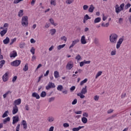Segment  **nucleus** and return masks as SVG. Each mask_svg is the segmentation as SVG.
Segmentation results:
<instances>
[{
	"instance_id": "56",
	"label": "nucleus",
	"mask_w": 131,
	"mask_h": 131,
	"mask_svg": "<svg viewBox=\"0 0 131 131\" xmlns=\"http://www.w3.org/2000/svg\"><path fill=\"white\" fill-rule=\"evenodd\" d=\"M84 18H85V19L86 20H89V19H91V17H90V16H89V15L86 14L84 17Z\"/></svg>"
},
{
	"instance_id": "14",
	"label": "nucleus",
	"mask_w": 131,
	"mask_h": 131,
	"mask_svg": "<svg viewBox=\"0 0 131 131\" xmlns=\"http://www.w3.org/2000/svg\"><path fill=\"white\" fill-rule=\"evenodd\" d=\"M21 124L23 126L24 129H27V123L26 122V121L23 120L21 121Z\"/></svg>"
},
{
	"instance_id": "44",
	"label": "nucleus",
	"mask_w": 131,
	"mask_h": 131,
	"mask_svg": "<svg viewBox=\"0 0 131 131\" xmlns=\"http://www.w3.org/2000/svg\"><path fill=\"white\" fill-rule=\"evenodd\" d=\"M16 40H17L16 38H14L11 39V42L10 43V45H13V43H14V42H15V41H16Z\"/></svg>"
},
{
	"instance_id": "51",
	"label": "nucleus",
	"mask_w": 131,
	"mask_h": 131,
	"mask_svg": "<svg viewBox=\"0 0 131 131\" xmlns=\"http://www.w3.org/2000/svg\"><path fill=\"white\" fill-rule=\"evenodd\" d=\"M77 103V99H75L73 101V102H72V105H75Z\"/></svg>"
},
{
	"instance_id": "19",
	"label": "nucleus",
	"mask_w": 131,
	"mask_h": 131,
	"mask_svg": "<svg viewBox=\"0 0 131 131\" xmlns=\"http://www.w3.org/2000/svg\"><path fill=\"white\" fill-rule=\"evenodd\" d=\"M15 106H17V105H20L21 104V99H18L14 101Z\"/></svg>"
},
{
	"instance_id": "42",
	"label": "nucleus",
	"mask_w": 131,
	"mask_h": 131,
	"mask_svg": "<svg viewBox=\"0 0 131 131\" xmlns=\"http://www.w3.org/2000/svg\"><path fill=\"white\" fill-rule=\"evenodd\" d=\"M48 101H49V103L54 102L55 101V97H51V98H49Z\"/></svg>"
},
{
	"instance_id": "55",
	"label": "nucleus",
	"mask_w": 131,
	"mask_h": 131,
	"mask_svg": "<svg viewBox=\"0 0 131 131\" xmlns=\"http://www.w3.org/2000/svg\"><path fill=\"white\" fill-rule=\"evenodd\" d=\"M83 9L85 11H86V10H88V9H89V6H88V5H84L83 6Z\"/></svg>"
},
{
	"instance_id": "5",
	"label": "nucleus",
	"mask_w": 131,
	"mask_h": 131,
	"mask_svg": "<svg viewBox=\"0 0 131 131\" xmlns=\"http://www.w3.org/2000/svg\"><path fill=\"white\" fill-rule=\"evenodd\" d=\"M54 88H56V85H55V83L50 82L48 83V85L46 86V90H50V89H54Z\"/></svg>"
},
{
	"instance_id": "29",
	"label": "nucleus",
	"mask_w": 131,
	"mask_h": 131,
	"mask_svg": "<svg viewBox=\"0 0 131 131\" xmlns=\"http://www.w3.org/2000/svg\"><path fill=\"white\" fill-rule=\"evenodd\" d=\"M8 114H9V111H6L2 115L3 118H5V117H7V116H8Z\"/></svg>"
},
{
	"instance_id": "23",
	"label": "nucleus",
	"mask_w": 131,
	"mask_h": 131,
	"mask_svg": "<svg viewBox=\"0 0 131 131\" xmlns=\"http://www.w3.org/2000/svg\"><path fill=\"white\" fill-rule=\"evenodd\" d=\"M47 120L49 121V122H53V121L55 120V118H54V117L52 116H50L48 118Z\"/></svg>"
},
{
	"instance_id": "58",
	"label": "nucleus",
	"mask_w": 131,
	"mask_h": 131,
	"mask_svg": "<svg viewBox=\"0 0 131 131\" xmlns=\"http://www.w3.org/2000/svg\"><path fill=\"white\" fill-rule=\"evenodd\" d=\"M83 116L84 117H89V114H88L87 113H83Z\"/></svg>"
},
{
	"instance_id": "30",
	"label": "nucleus",
	"mask_w": 131,
	"mask_h": 131,
	"mask_svg": "<svg viewBox=\"0 0 131 131\" xmlns=\"http://www.w3.org/2000/svg\"><path fill=\"white\" fill-rule=\"evenodd\" d=\"M57 91H59L60 92H62V90H63V86L62 85H58L57 88Z\"/></svg>"
},
{
	"instance_id": "10",
	"label": "nucleus",
	"mask_w": 131,
	"mask_h": 131,
	"mask_svg": "<svg viewBox=\"0 0 131 131\" xmlns=\"http://www.w3.org/2000/svg\"><path fill=\"white\" fill-rule=\"evenodd\" d=\"M79 42V39H77L74 41H73L72 45L70 46L69 49H71V48H73V47L76 45V43Z\"/></svg>"
},
{
	"instance_id": "43",
	"label": "nucleus",
	"mask_w": 131,
	"mask_h": 131,
	"mask_svg": "<svg viewBox=\"0 0 131 131\" xmlns=\"http://www.w3.org/2000/svg\"><path fill=\"white\" fill-rule=\"evenodd\" d=\"M30 52L33 55H34V54H35V49L34 48L32 47L30 50Z\"/></svg>"
},
{
	"instance_id": "40",
	"label": "nucleus",
	"mask_w": 131,
	"mask_h": 131,
	"mask_svg": "<svg viewBox=\"0 0 131 131\" xmlns=\"http://www.w3.org/2000/svg\"><path fill=\"white\" fill-rule=\"evenodd\" d=\"M88 81V79H85L84 80L81 81L80 83V85H83L84 83H85Z\"/></svg>"
},
{
	"instance_id": "35",
	"label": "nucleus",
	"mask_w": 131,
	"mask_h": 131,
	"mask_svg": "<svg viewBox=\"0 0 131 131\" xmlns=\"http://www.w3.org/2000/svg\"><path fill=\"white\" fill-rule=\"evenodd\" d=\"M109 25H110V24H109V23H107L105 24H104V23H102L101 24L102 27H108V26H109Z\"/></svg>"
},
{
	"instance_id": "46",
	"label": "nucleus",
	"mask_w": 131,
	"mask_h": 131,
	"mask_svg": "<svg viewBox=\"0 0 131 131\" xmlns=\"http://www.w3.org/2000/svg\"><path fill=\"white\" fill-rule=\"evenodd\" d=\"M123 41V38H121L119 39L118 41L117 42L118 43H119L120 45H121L122 43V42Z\"/></svg>"
},
{
	"instance_id": "24",
	"label": "nucleus",
	"mask_w": 131,
	"mask_h": 131,
	"mask_svg": "<svg viewBox=\"0 0 131 131\" xmlns=\"http://www.w3.org/2000/svg\"><path fill=\"white\" fill-rule=\"evenodd\" d=\"M8 27H9V24H8V23H5V24H4L3 27H1L0 28V29H1V30H4V29H5V28H8Z\"/></svg>"
},
{
	"instance_id": "57",
	"label": "nucleus",
	"mask_w": 131,
	"mask_h": 131,
	"mask_svg": "<svg viewBox=\"0 0 131 131\" xmlns=\"http://www.w3.org/2000/svg\"><path fill=\"white\" fill-rule=\"evenodd\" d=\"M16 80H17V76L13 77V78H12L13 82H15V81H16Z\"/></svg>"
},
{
	"instance_id": "53",
	"label": "nucleus",
	"mask_w": 131,
	"mask_h": 131,
	"mask_svg": "<svg viewBox=\"0 0 131 131\" xmlns=\"http://www.w3.org/2000/svg\"><path fill=\"white\" fill-rule=\"evenodd\" d=\"M23 0H14L13 3L14 4H19L20 2H22Z\"/></svg>"
},
{
	"instance_id": "45",
	"label": "nucleus",
	"mask_w": 131,
	"mask_h": 131,
	"mask_svg": "<svg viewBox=\"0 0 131 131\" xmlns=\"http://www.w3.org/2000/svg\"><path fill=\"white\" fill-rule=\"evenodd\" d=\"M116 114H114L112 115L111 116L109 117L107 119H113V118H115V117L116 116Z\"/></svg>"
},
{
	"instance_id": "22",
	"label": "nucleus",
	"mask_w": 131,
	"mask_h": 131,
	"mask_svg": "<svg viewBox=\"0 0 131 131\" xmlns=\"http://www.w3.org/2000/svg\"><path fill=\"white\" fill-rule=\"evenodd\" d=\"M5 64H6V61H5L4 60L0 61V69H2V68H3V67L4 66V65H5Z\"/></svg>"
},
{
	"instance_id": "4",
	"label": "nucleus",
	"mask_w": 131,
	"mask_h": 131,
	"mask_svg": "<svg viewBox=\"0 0 131 131\" xmlns=\"http://www.w3.org/2000/svg\"><path fill=\"white\" fill-rule=\"evenodd\" d=\"M12 66H14V67H18L20 64H21V60H16L11 63Z\"/></svg>"
},
{
	"instance_id": "49",
	"label": "nucleus",
	"mask_w": 131,
	"mask_h": 131,
	"mask_svg": "<svg viewBox=\"0 0 131 131\" xmlns=\"http://www.w3.org/2000/svg\"><path fill=\"white\" fill-rule=\"evenodd\" d=\"M75 59L77 60L78 61H79L80 59H81V56L79 54H78L77 56L76 57Z\"/></svg>"
},
{
	"instance_id": "61",
	"label": "nucleus",
	"mask_w": 131,
	"mask_h": 131,
	"mask_svg": "<svg viewBox=\"0 0 131 131\" xmlns=\"http://www.w3.org/2000/svg\"><path fill=\"white\" fill-rule=\"evenodd\" d=\"M30 41H31V43H35V42H36L35 39L33 38L31 39Z\"/></svg>"
},
{
	"instance_id": "6",
	"label": "nucleus",
	"mask_w": 131,
	"mask_h": 131,
	"mask_svg": "<svg viewBox=\"0 0 131 131\" xmlns=\"http://www.w3.org/2000/svg\"><path fill=\"white\" fill-rule=\"evenodd\" d=\"M73 67V62L72 61H70L68 62L66 68L68 70H71V69Z\"/></svg>"
},
{
	"instance_id": "12",
	"label": "nucleus",
	"mask_w": 131,
	"mask_h": 131,
	"mask_svg": "<svg viewBox=\"0 0 131 131\" xmlns=\"http://www.w3.org/2000/svg\"><path fill=\"white\" fill-rule=\"evenodd\" d=\"M7 32H8V28H6L5 29H3V30L1 31L0 34L1 36L3 37L4 35H5V34H6V33H7Z\"/></svg>"
},
{
	"instance_id": "38",
	"label": "nucleus",
	"mask_w": 131,
	"mask_h": 131,
	"mask_svg": "<svg viewBox=\"0 0 131 131\" xmlns=\"http://www.w3.org/2000/svg\"><path fill=\"white\" fill-rule=\"evenodd\" d=\"M50 4L51 6H56V0H51Z\"/></svg>"
},
{
	"instance_id": "9",
	"label": "nucleus",
	"mask_w": 131,
	"mask_h": 131,
	"mask_svg": "<svg viewBox=\"0 0 131 131\" xmlns=\"http://www.w3.org/2000/svg\"><path fill=\"white\" fill-rule=\"evenodd\" d=\"M80 42L82 45H85L86 43V40H85V36L84 35L81 36Z\"/></svg>"
},
{
	"instance_id": "11",
	"label": "nucleus",
	"mask_w": 131,
	"mask_h": 131,
	"mask_svg": "<svg viewBox=\"0 0 131 131\" xmlns=\"http://www.w3.org/2000/svg\"><path fill=\"white\" fill-rule=\"evenodd\" d=\"M32 97L33 98H36L37 99H40V96H39L38 93H37L36 92L33 93L32 94Z\"/></svg>"
},
{
	"instance_id": "27",
	"label": "nucleus",
	"mask_w": 131,
	"mask_h": 131,
	"mask_svg": "<svg viewBox=\"0 0 131 131\" xmlns=\"http://www.w3.org/2000/svg\"><path fill=\"white\" fill-rule=\"evenodd\" d=\"M65 46H66V44H63L62 45H59L58 46H57V50L58 51H60V50H61V49H63V48H64L65 47Z\"/></svg>"
},
{
	"instance_id": "26",
	"label": "nucleus",
	"mask_w": 131,
	"mask_h": 131,
	"mask_svg": "<svg viewBox=\"0 0 131 131\" xmlns=\"http://www.w3.org/2000/svg\"><path fill=\"white\" fill-rule=\"evenodd\" d=\"M99 22H101V18L100 17L96 18L94 20V24H96V23H99Z\"/></svg>"
},
{
	"instance_id": "60",
	"label": "nucleus",
	"mask_w": 131,
	"mask_h": 131,
	"mask_svg": "<svg viewBox=\"0 0 131 131\" xmlns=\"http://www.w3.org/2000/svg\"><path fill=\"white\" fill-rule=\"evenodd\" d=\"M63 126H64V127H69V124H68L67 123H65L63 124Z\"/></svg>"
},
{
	"instance_id": "36",
	"label": "nucleus",
	"mask_w": 131,
	"mask_h": 131,
	"mask_svg": "<svg viewBox=\"0 0 131 131\" xmlns=\"http://www.w3.org/2000/svg\"><path fill=\"white\" fill-rule=\"evenodd\" d=\"M102 75V71H99L97 73V74L96 75L95 78L97 79L99 76H101Z\"/></svg>"
},
{
	"instance_id": "47",
	"label": "nucleus",
	"mask_w": 131,
	"mask_h": 131,
	"mask_svg": "<svg viewBox=\"0 0 131 131\" xmlns=\"http://www.w3.org/2000/svg\"><path fill=\"white\" fill-rule=\"evenodd\" d=\"M60 39L61 40H64V41H67V37H66L65 36L61 37Z\"/></svg>"
},
{
	"instance_id": "37",
	"label": "nucleus",
	"mask_w": 131,
	"mask_h": 131,
	"mask_svg": "<svg viewBox=\"0 0 131 131\" xmlns=\"http://www.w3.org/2000/svg\"><path fill=\"white\" fill-rule=\"evenodd\" d=\"M24 71H27L28 70V63H26L24 68H23Z\"/></svg>"
},
{
	"instance_id": "54",
	"label": "nucleus",
	"mask_w": 131,
	"mask_h": 131,
	"mask_svg": "<svg viewBox=\"0 0 131 131\" xmlns=\"http://www.w3.org/2000/svg\"><path fill=\"white\" fill-rule=\"evenodd\" d=\"M16 131H20V124H17L16 127Z\"/></svg>"
},
{
	"instance_id": "16",
	"label": "nucleus",
	"mask_w": 131,
	"mask_h": 131,
	"mask_svg": "<svg viewBox=\"0 0 131 131\" xmlns=\"http://www.w3.org/2000/svg\"><path fill=\"white\" fill-rule=\"evenodd\" d=\"M88 88V86L86 85L84 86V88H83L81 91V94H83V95H85V94H86V93H88V90H86V88Z\"/></svg>"
},
{
	"instance_id": "41",
	"label": "nucleus",
	"mask_w": 131,
	"mask_h": 131,
	"mask_svg": "<svg viewBox=\"0 0 131 131\" xmlns=\"http://www.w3.org/2000/svg\"><path fill=\"white\" fill-rule=\"evenodd\" d=\"M73 2H74V0H67L66 3V4H68V5H70V4H72V3H73Z\"/></svg>"
},
{
	"instance_id": "63",
	"label": "nucleus",
	"mask_w": 131,
	"mask_h": 131,
	"mask_svg": "<svg viewBox=\"0 0 131 131\" xmlns=\"http://www.w3.org/2000/svg\"><path fill=\"white\" fill-rule=\"evenodd\" d=\"M49 73H50V71L49 70L47 71L46 74H44V76H48V75H49Z\"/></svg>"
},
{
	"instance_id": "13",
	"label": "nucleus",
	"mask_w": 131,
	"mask_h": 131,
	"mask_svg": "<svg viewBox=\"0 0 131 131\" xmlns=\"http://www.w3.org/2000/svg\"><path fill=\"white\" fill-rule=\"evenodd\" d=\"M17 113H18V106H17V105H15L13 107L12 114L13 115H14V114H16Z\"/></svg>"
},
{
	"instance_id": "59",
	"label": "nucleus",
	"mask_w": 131,
	"mask_h": 131,
	"mask_svg": "<svg viewBox=\"0 0 131 131\" xmlns=\"http://www.w3.org/2000/svg\"><path fill=\"white\" fill-rule=\"evenodd\" d=\"M83 61L84 64H90L91 63V60L86 61L84 60Z\"/></svg>"
},
{
	"instance_id": "32",
	"label": "nucleus",
	"mask_w": 131,
	"mask_h": 131,
	"mask_svg": "<svg viewBox=\"0 0 131 131\" xmlns=\"http://www.w3.org/2000/svg\"><path fill=\"white\" fill-rule=\"evenodd\" d=\"M50 33H51V35H54V34H55V33H56L55 29H51L50 30Z\"/></svg>"
},
{
	"instance_id": "48",
	"label": "nucleus",
	"mask_w": 131,
	"mask_h": 131,
	"mask_svg": "<svg viewBox=\"0 0 131 131\" xmlns=\"http://www.w3.org/2000/svg\"><path fill=\"white\" fill-rule=\"evenodd\" d=\"M131 5L129 3H128L127 4H126L125 6V10H127V9H128V8H129L130 7Z\"/></svg>"
},
{
	"instance_id": "7",
	"label": "nucleus",
	"mask_w": 131,
	"mask_h": 131,
	"mask_svg": "<svg viewBox=\"0 0 131 131\" xmlns=\"http://www.w3.org/2000/svg\"><path fill=\"white\" fill-rule=\"evenodd\" d=\"M2 79L4 82L9 80V73H6L3 76Z\"/></svg>"
},
{
	"instance_id": "17",
	"label": "nucleus",
	"mask_w": 131,
	"mask_h": 131,
	"mask_svg": "<svg viewBox=\"0 0 131 131\" xmlns=\"http://www.w3.org/2000/svg\"><path fill=\"white\" fill-rule=\"evenodd\" d=\"M3 42H4V45H8V43H9V42H10V38H9V37H7L6 38V39H5L3 40Z\"/></svg>"
},
{
	"instance_id": "8",
	"label": "nucleus",
	"mask_w": 131,
	"mask_h": 131,
	"mask_svg": "<svg viewBox=\"0 0 131 131\" xmlns=\"http://www.w3.org/2000/svg\"><path fill=\"white\" fill-rule=\"evenodd\" d=\"M13 122H12V124H15V123H17L18 121H19V116H15L13 117Z\"/></svg>"
},
{
	"instance_id": "33",
	"label": "nucleus",
	"mask_w": 131,
	"mask_h": 131,
	"mask_svg": "<svg viewBox=\"0 0 131 131\" xmlns=\"http://www.w3.org/2000/svg\"><path fill=\"white\" fill-rule=\"evenodd\" d=\"M23 15V10H20L18 13V17H22Z\"/></svg>"
},
{
	"instance_id": "1",
	"label": "nucleus",
	"mask_w": 131,
	"mask_h": 131,
	"mask_svg": "<svg viewBox=\"0 0 131 131\" xmlns=\"http://www.w3.org/2000/svg\"><path fill=\"white\" fill-rule=\"evenodd\" d=\"M117 38H118V35L115 33H112L110 35V41L112 43H116Z\"/></svg>"
},
{
	"instance_id": "34",
	"label": "nucleus",
	"mask_w": 131,
	"mask_h": 131,
	"mask_svg": "<svg viewBox=\"0 0 131 131\" xmlns=\"http://www.w3.org/2000/svg\"><path fill=\"white\" fill-rule=\"evenodd\" d=\"M81 120L83 123H86V122H88V119L84 117L82 118Z\"/></svg>"
},
{
	"instance_id": "31",
	"label": "nucleus",
	"mask_w": 131,
	"mask_h": 131,
	"mask_svg": "<svg viewBox=\"0 0 131 131\" xmlns=\"http://www.w3.org/2000/svg\"><path fill=\"white\" fill-rule=\"evenodd\" d=\"M77 96H78V97H80V98L81 99H83L85 97V96L84 95H83V93H79V94H77Z\"/></svg>"
},
{
	"instance_id": "18",
	"label": "nucleus",
	"mask_w": 131,
	"mask_h": 131,
	"mask_svg": "<svg viewBox=\"0 0 131 131\" xmlns=\"http://www.w3.org/2000/svg\"><path fill=\"white\" fill-rule=\"evenodd\" d=\"M17 57V52L13 51V53H10V58H15Z\"/></svg>"
},
{
	"instance_id": "39",
	"label": "nucleus",
	"mask_w": 131,
	"mask_h": 131,
	"mask_svg": "<svg viewBox=\"0 0 131 131\" xmlns=\"http://www.w3.org/2000/svg\"><path fill=\"white\" fill-rule=\"evenodd\" d=\"M10 120H11V119L8 117L4 120V123H7V122L10 121Z\"/></svg>"
},
{
	"instance_id": "50",
	"label": "nucleus",
	"mask_w": 131,
	"mask_h": 131,
	"mask_svg": "<svg viewBox=\"0 0 131 131\" xmlns=\"http://www.w3.org/2000/svg\"><path fill=\"white\" fill-rule=\"evenodd\" d=\"M25 47V43H21L19 45V48L20 49H23Z\"/></svg>"
},
{
	"instance_id": "52",
	"label": "nucleus",
	"mask_w": 131,
	"mask_h": 131,
	"mask_svg": "<svg viewBox=\"0 0 131 131\" xmlns=\"http://www.w3.org/2000/svg\"><path fill=\"white\" fill-rule=\"evenodd\" d=\"M113 111H114V110L113 109H110L107 111V114H111V113H113Z\"/></svg>"
},
{
	"instance_id": "2",
	"label": "nucleus",
	"mask_w": 131,
	"mask_h": 131,
	"mask_svg": "<svg viewBox=\"0 0 131 131\" xmlns=\"http://www.w3.org/2000/svg\"><path fill=\"white\" fill-rule=\"evenodd\" d=\"M124 8V3L121 4L120 7H119V5H118V4H117L115 6L116 13L117 14H119V13H120L121 11H123Z\"/></svg>"
},
{
	"instance_id": "20",
	"label": "nucleus",
	"mask_w": 131,
	"mask_h": 131,
	"mask_svg": "<svg viewBox=\"0 0 131 131\" xmlns=\"http://www.w3.org/2000/svg\"><path fill=\"white\" fill-rule=\"evenodd\" d=\"M83 127H84V126H79L78 127H74L72 129L73 131H78L80 129H81V128H83Z\"/></svg>"
},
{
	"instance_id": "3",
	"label": "nucleus",
	"mask_w": 131,
	"mask_h": 131,
	"mask_svg": "<svg viewBox=\"0 0 131 131\" xmlns=\"http://www.w3.org/2000/svg\"><path fill=\"white\" fill-rule=\"evenodd\" d=\"M21 25L25 27H27V26H28V17L24 16L22 17Z\"/></svg>"
},
{
	"instance_id": "28",
	"label": "nucleus",
	"mask_w": 131,
	"mask_h": 131,
	"mask_svg": "<svg viewBox=\"0 0 131 131\" xmlns=\"http://www.w3.org/2000/svg\"><path fill=\"white\" fill-rule=\"evenodd\" d=\"M47 96V93L45 91H42L40 94L41 98H45Z\"/></svg>"
},
{
	"instance_id": "25",
	"label": "nucleus",
	"mask_w": 131,
	"mask_h": 131,
	"mask_svg": "<svg viewBox=\"0 0 131 131\" xmlns=\"http://www.w3.org/2000/svg\"><path fill=\"white\" fill-rule=\"evenodd\" d=\"M49 21L50 22V23L52 24V25H54V26H57V24L55 23L54 22V19L52 18H51L49 19Z\"/></svg>"
},
{
	"instance_id": "64",
	"label": "nucleus",
	"mask_w": 131,
	"mask_h": 131,
	"mask_svg": "<svg viewBox=\"0 0 131 131\" xmlns=\"http://www.w3.org/2000/svg\"><path fill=\"white\" fill-rule=\"evenodd\" d=\"M94 100H95V101H98V100H99V96H95V97H94Z\"/></svg>"
},
{
	"instance_id": "21",
	"label": "nucleus",
	"mask_w": 131,
	"mask_h": 131,
	"mask_svg": "<svg viewBox=\"0 0 131 131\" xmlns=\"http://www.w3.org/2000/svg\"><path fill=\"white\" fill-rule=\"evenodd\" d=\"M54 77L55 78H58V77H60V75L59 74V72L55 71L54 73Z\"/></svg>"
},
{
	"instance_id": "15",
	"label": "nucleus",
	"mask_w": 131,
	"mask_h": 131,
	"mask_svg": "<svg viewBox=\"0 0 131 131\" xmlns=\"http://www.w3.org/2000/svg\"><path fill=\"white\" fill-rule=\"evenodd\" d=\"M94 10H95V6H94V5H91L90 6L88 11L89 12V13H93V12H94Z\"/></svg>"
},
{
	"instance_id": "62",
	"label": "nucleus",
	"mask_w": 131,
	"mask_h": 131,
	"mask_svg": "<svg viewBox=\"0 0 131 131\" xmlns=\"http://www.w3.org/2000/svg\"><path fill=\"white\" fill-rule=\"evenodd\" d=\"M75 114H81L82 113V111H80L78 112H75Z\"/></svg>"
}]
</instances>
